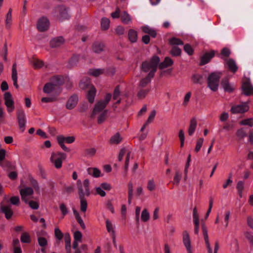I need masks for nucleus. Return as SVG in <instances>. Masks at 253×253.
Masks as SVG:
<instances>
[{
  "mask_svg": "<svg viewBox=\"0 0 253 253\" xmlns=\"http://www.w3.org/2000/svg\"><path fill=\"white\" fill-rule=\"evenodd\" d=\"M160 62V58L158 56H153L150 61H144L142 63L141 70L144 72H149L148 76L153 78L155 72L157 71L158 63Z\"/></svg>",
  "mask_w": 253,
  "mask_h": 253,
  "instance_id": "nucleus-1",
  "label": "nucleus"
},
{
  "mask_svg": "<svg viewBox=\"0 0 253 253\" xmlns=\"http://www.w3.org/2000/svg\"><path fill=\"white\" fill-rule=\"evenodd\" d=\"M220 77L221 73L219 72H213L209 75L208 79V86L211 90H217Z\"/></svg>",
  "mask_w": 253,
  "mask_h": 253,
  "instance_id": "nucleus-2",
  "label": "nucleus"
},
{
  "mask_svg": "<svg viewBox=\"0 0 253 253\" xmlns=\"http://www.w3.org/2000/svg\"><path fill=\"white\" fill-rule=\"evenodd\" d=\"M66 157L67 155L65 153L60 152H53L51 153L50 161L55 168L59 169L62 167L63 161Z\"/></svg>",
  "mask_w": 253,
  "mask_h": 253,
  "instance_id": "nucleus-3",
  "label": "nucleus"
},
{
  "mask_svg": "<svg viewBox=\"0 0 253 253\" xmlns=\"http://www.w3.org/2000/svg\"><path fill=\"white\" fill-rule=\"evenodd\" d=\"M111 97L112 95L110 93H107L105 95L104 99L98 101L94 106L92 116H94L100 112L103 111L104 109L110 101Z\"/></svg>",
  "mask_w": 253,
  "mask_h": 253,
  "instance_id": "nucleus-4",
  "label": "nucleus"
},
{
  "mask_svg": "<svg viewBox=\"0 0 253 253\" xmlns=\"http://www.w3.org/2000/svg\"><path fill=\"white\" fill-rule=\"evenodd\" d=\"M77 185L79 190V195L80 198H84L90 195L89 188V181L88 179H85L82 184L81 180L77 181Z\"/></svg>",
  "mask_w": 253,
  "mask_h": 253,
  "instance_id": "nucleus-5",
  "label": "nucleus"
},
{
  "mask_svg": "<svg viewBox=\"0 0 253 253\" xmlns=\"http://www.w3.org/2000/svg\"><path fill=\"white\" fill-rule=\"evenodd\" d=\"M202 230L203 232V236L205 242L206 246L208 250V253H212V250L211 247V245L210 243V241L209 240L208 230L205 224H202ZM219 249V245L218 242H216L214 244V253H217L218 250Z\"/></svg>",
  "mask_w": 253,
  "mask_h": 253,
  "instance_id": "nucleus-6",
  "label": "nucleus"
},
{
  "mask_svg": "<svg viewBox=\"0 0 253 253\" xmlns=\"http://www.w3.org/2000/svg\"><path fill=\"white\" fill-rule=\"evenodd\" d=\"M57 140L58 143L64 151L69 152L70 150L65 145L64 143L71 144L73 143L75 140V137L73 136L65 137L62 135H60L57 136Z\"/></svg>",
  "mask_w": 253,
  "mask_h": 253,
  "instance_id": "nucleus-7",
  "label": "nucleus"
},
{
  "mask_svg": "<svg viewBox=\"0 0 253 253\" xmlns=\"http://www.w3.org/2000/svg\"><path fill=\"white\" fill-rule=\"evenodd\" d=\"M16 115L19 129L22 132H23L25 130L27 122L25 111L22 109H19L17 111Z\"/></svg>",
  "mask_w": 253,
  "mask_h": 253,
  "instance_id": "nucleus-8",
  "label": "nucleus"
},
{
  "mask_svg": "<svg viewBox=\"0 0 253 253\" xmlns=\"http://www.w3.org/2000/svg\"><path fill=\"white\" fill-rule=\"evenodd\" d=\"M4 104L6 107L7 111L9 113L12 112L14 109V102L12 95L9 92H6L4 94Z\"/></svg>",
  "mask_w": 253,
  "mask_h": 253,
  "instance_id": "nucleus-9",
  "label": "nucleus"
},
{
  "mask_svg": "<svg viewBox=\"0 0 253 253\" xmlns=\"http://www.w3.org/2000/svg\"><path fill=\"white\" fill-rule=\"evenodd\" d=\"M33 193L34 190L31 187H25L20 190L21 199L25 203H28V201L32 198Z\"/></svg>",
  "mask_w": 253,
  "mask_h": 253,
  "instance_id": "nucleus-10",
  "label": "nucleus"
},
{
  "mask_svg": "<svg viewBox=\"0 0 253 253\" xmlns=\"http://www.w3.org/2000/svg\"><path fill=\"white\" fill-rule=\"evenodd\" d=\"M126 154V157L125 161V169L126 170H127L129 165V161L130 158H132V156L130 151L128 150L125 148H123L120 150L119 156L118 160L119 161H122L124 155Z\"/></svg>",
  "mask_w": 253,
  "mask_h": 253,
  "instance_id": "nucleus-11",
  "label": "nucleus"
},
{
  "mask_svg": "<svg viewBox=\"0 0 253 253\" xmlns=\"http://www.w3.org/2000/svg\"><path fill=\"white\" fill-rule=\"evenodd\" d=\"M249 109L247 102H244L241 104L235 105L231 107V112L232 114L244 113Z\"/></svg>",
  "mask_w": 253,
  "mask_h": 253,
  "instance_id": "nucleus-12",
  "label": "nucleus"
},
{
  "mask_svg": "<svg viewBox=\"0 0 253 253\" xmlns=\"http://www.w3.org/2000/svg\"><path fill=\"white\" fill-rule=\"evenodd\" d=\"M183 243L188 253H193V251L191 247V242L190 236L187 231H184L182 234Z\"/></svg>",
  "mask_w": 253,
  "mask_h": 253,
  "instance_id": "nucleus-13",
  "label": "nucleus"
},
{
  "mask_svg": "<svg viewBox=\"0 0 253 253\" xmlns=\"http://www.w3.org/2000/svg\"><path fill=\"white\" fill-rule=\"evenodd\" d=\"M49 26V21L47 18L43 17L39 20L37 24V28L39 31L41 32L46 31Z\"/></svg>",
  "mask_w": 253,
  "mask_h": 253,
  "instance_id": "nucleus-14",
  "label": "nucleus"
},
{
  "mask_svg": "<svg viewBox=\"0 0 253 253\" xmlns=\"http://www.w3.org/2000/svg\"><path fill=\"white\" fill-rule=\"evenodd\" d=\"M57 12L59 13L58 17L61 20L67 19L70 17L67 8L63 6H59L55 8Z\"/></svg>",
  "mask_w": 253,
  "mask_h": 253,
  "instance_id": "nucleus-15",
  "label": "nucleus"
},
{
  "mask_svg": "<svg viewBox=\"0 0 253 253\" xmlns=\"http://www.w3.org/2000/svg\"><path fill=\"white\" fill-rule=\"evenodd\" d=\"M0 211L5 214V217L7 219H10L13 215L11 206L4 205L3 202L0 204Z\"/></svg>",
  "mask_w": 253,
  "mask_h": 253,
  "instance_id": "nucleus-16",
  "label": "nucleus"
},
{
  "mask_svg": "<svg viewBox=\"0 0 253 253\" xmlns=\"http://www.w3.org/2000/svg\"><path fill=\"white\" fill-rule=\"evenodd\" d=\"M106 226L107 231L110 233L112 236L113 242L114 245L116 244V233L114 230V226L109 220H106Z\"/></svg>",
  "mask_w": 253,
  "mask_h": 253,
  "instance_id": "nucleus-17",
  "label": "nucleus"
},
{
  "mask_svg": "<svg viewBox=\"0 0 253 253\" xmlns=\"http://www.w3.org/2000/svg\"><path fill=\"white\" fill-rule=\"evenodd\" d=\"M78 97L76 95L71 96L66 103V108L69 110L73 109L78 102Z\"/></svg>",
  "mask_w": 253,
  "mask_h": 253,
  "instance_id": "nucleus-18",
  "label": "nucleus"
},
{
  "mask_svg": "<svg viewBox=\"0 0 253 253\" xmlns=\"http://www.w3.org/2000/svg\"><path fill=\"white\" fill-rule=\"evenodd\" d=\"M221 85L224 91L228 92H232L234 88L233 85L229 83L227 78L222 79Z\"/></svg>",
  "mask_w": 253,
  "mask_h": 253,
  "instance_id": "nucleus-19",
  "label": "nucleus"
},
{
  "mask_svg": "<svg viewBox=\"0 0 253 253\" xmlns=\"http://www.w3.org/2000/svg\"><path fill=\"white\" fill-rule=\"evenodd\" d=\"M244 93L246 95H250L253 94V86L248 81L244 82L242 85Z\"/></svg>",
  "mask_w": 253,
  "mask_h": 253,
  "instance_id": "nucleus-20",
  "label": "nucleus"
},
{
  "mask_svg": "<svg viewBox=\"0 0 253 253\" xmlns=\"http://www.w3.org/2000/svg\"><path fill=\"white\" fill-rule=\"evenodd\" d=\"M226 65L227 66L229 70L233 73L236 72L238 69L235 61L233 59H226Z\"/></svg>",
  "mask_w": 253,
  "mask_h": 253,
  "instance_id": "nucleus-21",
  "label": "nucleus"
},
{
  "mask_svg": "<svg viewBox=\"0 0 253 253\" xmlns=\"http://www.w3.org/2000/svg\"><path fill=\"white\" fill-rule=\"evenodd\" d=\"M57 87V83H48L44 85L43 88V91L44 92L49 94L51 93Z\"/></svg>",
  "mask_w": 253,
  "mask_h": 253,
  "instance_id": "nucleus-22",
  "label": "nucleus"
},
{
  "mask_svg": "<svg viewBox=\"0 0 253 253\" xmlns=\"http://www.w3.org/2000/svg\"><path fill=\"white\" fill-rule=\"evenodd\" d=\"M74 242L73 245V248L76 249L78 247L79 243L82 241L83 235L82 233L79 231H76L74 233Z\"/></svg>",
  "mask_w": 253,
  "mask_h": 253,
  "instance_id": "nucleus-23",
  "label": "nucleus"
},
{
  "mask_svg": "<svg viewBox=\"0 0 253 253\" xmlns=\"http://www.w3.org/2000/svg\"><path fill=\"white\" fill-rule=\"evenodd\" d=\"M214 51H211L210 52L206 53L201 57V65H205L208 63L211 59L214 56Z\"/></svg>",
  "mask_w": 253,
  "mask_h": 253,
  "instance_id": "nucleus-24",
  "label": "nucleus"
},
{
  "mask_svg": "<svg viewBox=\"0 0 253 253\" xmlns=\"http://www.w3.org/2000/svg\"><path fill=\"white\" fill-rule=\"evenodd\" d=\"M17 65L15 63L13 64L12 68V80L13 82V85L16 88H18L19 87L18 84H17Z\"/></svg>",
  "mask_w": 253,
  "mask_h": 253,
  "instance_id": "nucleus-25",
  "label": "nucleus"
},
{
  "mask_svg": "<svg viewBox=\"0 0 253 253\" xmlns=\"http://www.w3.org/2000/svg\"><path fill=\"white\" fill-rule=\"evenodd\" d=\"M12 9L9 8L7 13L6 15L5 24V27L6 29H9L12 24Z\"/></svg>",
  "mask_w": 253,
  "mask_h": 253,
  "instance_id": "nucleus-26",
  "label": "nucleus"
},
{
  "mask_svg": "<svg viewBox=\"0 0 253 253\" xmlns=\"http://www.w3.org/2000/svg\"><path fill=\"white\" fill-rule=\"evenodd\" d=\"M64 42L63 38L62 37H59L53 39L50 42V44L52 47H56L61 45Z\"/></svg>",
  "mask_w": 253,
  "mask_h": 253,
  "instance_id": "nucleus-27",
  "label": "nucleus"
},
{
  "mask_svg": "<svg viewBox=\"0 0 253 253\" xmlns=\"http://www.w3.org/2000/svg\"><path fill=\"white\" fill-rule=\"evenodd\" d=\"M95 94V88L93 86H91L87 94V98L89 102L92 103L94 102Z\"/></svg>",
  "mask_w": 253,
  "mask_h": 253,
  "instance_id": "nucleus-28",
  "label": "nucleus"
},
{
  "mask_svg": "<svg viewBox=\"0 0 253 253\" xmlns=\"http://www.w3.org/2000/svg\"><path fill=\"white\" fill-rule=\"evenodd\" d=\"M104 49V44L101 42H96L93 43L92 50L93 52L96 53H99L103 51Z\"/></svg>",
  "mask_w": 253,
  "mask_h": 253,
  "instance_id": "nucleus-29",
  "label": "nucleus"
},
{
  "mask_svg": "<svg viewBox=\"0 0 253 253\" xmlns=\"http://www.w3.org/2000/svg\"><path fill=\"white\" fill-rule=\"evenodd\" d=\"M122 22L125 24H128L131 22V16L126 11H124L121 15Z\"/></svg>",
  "mask_w": 253,
  "mask_h": 253,
  "instance_id": "nucleus-30",
  "label": "nucleus"
},
{
  "mask_svg": "<svg viewBox=\"0 0 253 253\" xmlns=\"http://www.w3.org/2000/svg\"><path fill=\"white\" fill-rule=\"evenodd\" d=\"M173 63V62L172 59L169 57H167L165 58L164 61L159 64V68L163 69L172 65Z\"/></svg>",
  "mask_w": 253,
  "mask_h": 253,
  "instance_id": "nucleus-31",
  "label": "nucleus"
},
{
  "mask_svg": "<svg viewBox=\"0 0 253 253\" xmlns=\"http://www.w3.org/2000/svg\"><path fill=\"white\" fill-rule=\"evenodd\" d=\"M128 37L131 42H135L137 40V32L133 29H130L128 31Z\"/></svg>",
  "mask_w": 253,
  "mask_h": 253,
  "instance_id": "nucleus-32",
  "label": "nucleus"
},
{
  "mask_svg": "<svg viewBox=\"0 0 253 253\" xmlns=\"http://www.w3.org/2000/svg\"><path fill=\"white\" fill-rule=\"evenodd\" d=\"M87 171L88 174L94 177H98L101 175L100 170L95 168H89Z\"/></svg>",
  "mask_w": 253,
  "mask_h": 253,
  "instance_id": "nucleus-33",
  "label": "nucleus"
},
{
  "mask_svg": "<svg viewBox=\"0 0 253 253\" xmlns=\"http://www.w3.org/2000/svg\"><path fill=\"white\" fill-rule=\"evenodd\" d=\"M197 126V121L195 119H192L190 121V126L188 129V134L192 135L195 132Z\"/></svg>",
  "mask_w": 253,
  "mask_h": 253,
  "instance_id": "nucleus-34",
  "label": "nucleus"
},
{
  "mask_svg": "<svg viewBox=\"0 0 253 253\" xmlns=\"http://www.w3.org/2000/svg\"><path fill=\"white\" fill-rule=\"evenodd\" d=\"M122 140V138L121 137L119 133L117 132L110 138V143L113 144H119Z\"/></svg>",
  "mask_w": 253,
  "mask_h": 253,
  "instance_id": "nucleus-35",
  "label": "nucleus"
},
{
  "mask_svg": "<svg viewBox=\"0 0 253 253\" xmlns=\"http://www.w3.org/2000/svg\"><path fill=\"white\" fill-rule=\"evenodd\" d=\"M152 78H153L147 76L146 77L142 79L139 82V86L141 87H144L151 82V80Z\"/></svg>",
  "mask_w": 253,
  "mask_h": 253,
  "instance_id": "nucleus-36",
  "label": "nucleus"
},
{
  "mask_svg": "<svg viewBox=\"0 0 253 253\" xmlns=\"http://www.w3.org/2000/svg\"><path fill=\"white\" fill-rule=\"evenodd\" d=\"M133 198V184L129 182L128 184V203L130 204Z\"/></svg>",
  "mask_w": 253,
  "mask_h": 253,
  "instance_id": "nucleus-37",
  "label": "nucleus"
},
{
  "mask_svg": "<svg viewBox=\"0 0 253 253\" xmlns=\"http://www.w3.org/2000/svg\"><path fill=\"white\" fill-rule=\"evenodd\" d=\"M110 23V21L108 18H102L101 21V28L104 30H107L109 27Z\"/></svg>",
  "mask_w": 253,
  "mask_h": 253,
  "instance_id": "nucleus-38",
  "label": "nucleus"
},
{
  "mask_svg": "<svg viewBox=\"0 0 253 253\" xmlns=\"http://www.w3.org/2000/svg\"><path fill=\"white\" fill-rule=\"evenodd\" d=\"M90 84V80L87 78H85V79H83L81 81L79 85L81 89H84L86 88L89 87Z\"/></svg>",
  "mask_w": 253,
  "mask_h": 253,
  "instance_id": "nucleus-39",
  "label": "nucleus"
},
{
  "mask_svg": "<svg viewBox=\"0 0 253 253\" xmlns=\"http://www.w3.org/2000/svg\"><path fill=\"white\" fill-rule=\"evenodd\" d=\"M104 70L102 69H90L88 74L94 77H97L103 73Z\"/></svg>",
  "mask_w": 253,
  "mask_h": 253,
  "instance_id": "nucleus-40",
  "label": "nucleus"
},
{
  "mask_svg": "<svg viewBox=\"0 0 253 253\" xmlns=\"http://www.w3.org/2000/svg\"><path fill=\"white\" fill-rule=\"evenodd\" d=\"M150 218V214L148 211L147 210L145 209H144L141 215V220L144 222H146L149 220Z\"/></svg>",
  "mask_w": 253,
  "mask_h": 253,
  "instance_id": "nucleus-41",
  "label": "nucleus"
},
{
  "mask_svg": "<svg viewBox=\"0 0 253 253\" xmlns=\"http://www.w3.org/2000/svg\"><path fill=\"white\" fill-rule=\"evenodd\" d=\"M81 211L82 212H85L87 207V203L84 198H80Z\"/></svg>",
  "mask_w": 253,
  "mask_h": 253,
  "instance_id": "nucleus-42",
  "label": "nucleus"
},
{
  "mask_svg": "<svg viewBox=\"0 0 253 253\" xmlns=\"http://www.w3.org/2000/svg\"><path fill=\"white\" fill-rule=\"evenodd\" d=\"M240 125L242 126H248L250 127L253 126V119L249 118L243 120L240 122Z\"/></svg>",
  "mask_w": 253,
  "mask_h": 253,
  "instance_id": "nucleus-43",
  "label": "nucleus"
},
{
  "mask_svg": "<svg viewBox=\"0 0 253 253\" xmlns=\"http://www.w3.org/2000/svg\"><path fill=\"white\" fill-rule=\"evenodd\" d=\"M150 89H141L137 93V96L140 99L144 98L148 92L150 91Z\"/></svg>",
  "mask_w": 253,
  "mask_h": 253,
  "instance_id": "nucleus-44",
  "label": "nucleus"
},
{
  "mask_svg": "<svg viewBox=\"0 0 253 253\" xmlns=\"http://www.w3.org/2000/svg\"><path fill=\"white\" fill-rule=\"evenodd\" d=\"M169 43L171 45L175 46L178 45H183V42L179 39L176 38H172L169 40Z\"/></svg>",
  "mask_w": 253,
  "mask_h": 253,
  "instance_id": "nucleus-45",
  "label": "nucleus"
},
{
  "mask_svg": "<svg viewBox=\"0 0 253 253\" xmlns=\"http://www.w3.org/2000/svg\"><path fill=\"white\" fill-rule=\"evenodd\" d=\"M21 241L24 243H29L31 242V238L28 233L25 232L21 235Z\"/></svg>",
  "mask_w": 253,
  "mask_h": 253,
  "instance_id": "nucleus-46",
  "label": "nucleus"
},
{
  "mask_svg": "<svg viewBox=\"0 0 253 253\" xmlns=\"http://www.w3.org/2000/svg\"><path fill=\"white\" fill-rule=\"evenodd\" d=\"M181 50L179 47L173 46L170 51V53L172 56H177L181 54Z\"/></svg>",
  "mask_w": 253,
  "mask_h": 253,
  "instance_id": "nucleus-47",
  "label": "nucleus"
},
{
  "mask_svg": "<svg viewBox=\"0 0 253 253\" xmlns=\"http://www.w3.org/2000/svg\"><path fill=\"white\" fill-rule=\"evenodd\" d=\"M107 114V110H104L100 116L98 117L97 122L98 124H102L106 119Z\"/></svg>",
  "mask_w": 253,
  "mask_h": 253,
  "instance_id": "nucleus-48",
  "label": "nucleus"
},
{
  "mask_svg": "<svg viewBox=\"0 0 253 253\" xmlns=\"http://www.w3.org/2000/svg\"><path fill=\"white\" fill-rule=\"evenodd\" d=\"M33 65L35 69H39L43 67V62L39 59H34L32 62Z\"/></svg>",
  "mask_w": 253,
  "mask_h": 253,
  "instance_id": "nucleus-49",
  "label": "nucleus"
},
{
  "mask_svg": "<svg viewBox=\"0 0 253 253\" xmlns=\"http://www.w3.org/2000/svg\"><path fill=\"white\" fill-rule=\"evenodd\" d=\"M202 79V76L199 74L194 75L192 78V81L195 84H201Z\"/></svg>",
  "mask_w": 253,
  "mask_h": 253,
  "instance_id": "nucleus-50",
  "label": "nucleus"
},
{
  "mask_svg": "<svg viewBox=\"0 0 253 253\" xmlns=\"http://www.w3.org/2000/svg\"><path fill=\"white\" fill-rule=\"evenodd\" d=\"M147 188L150 191H152L155 189L156 184L153 179L149 180L148 181Z\"/></svg>",
  "mask_w": 253,
  "mask_h": 253,
  "instance_id": "nucleus-51",
  "label": "nucleus"
},
{
  "mask_svg": "<svg viewBox=\"0 0 253 253\" xmlns=\"http://www.w3.org/2000/svg\"><path fill=\"white\" fill-rule=\"evenodd\" d=\"M184 50L188 55H191L194 52V49L189 44H186L184 46Z\"/></svg>",
  "mask_w": 253,
  "mask_h": 253,
  "instance_id": "nucleus-52",
  "label": "nucleus"
},
{
  "mask_svg": "<svg viewBox=\"0 0 253 253\" xmlns=\"http://www.w3.org/2000/svg\"><path fill=\"white\" fill-rule=\"evenodd\" d=\"M237 136L240 139H243L247 136V133L244 128H241L237 130Z\"/></svg>",
  "mask_w": 253,
  "mask_h": 253,
  "instance_id": "nucleus-53",
  "label": "nucleus"
},
{
  "mask_svg": "<svg viewBox=\"0 0 253 253\" xmlns=\"http://www.w3.org/2000/svg\"><path fill=\"white\" fill-rule=\"evenodd\" d=\"M29 207L33 210H37L39 208V205L38 202L34 201H28L27 203Z\"/></svg>",
  "mask_w": 253,
  "mask_h": 253,
  "instance_id": "nucleus-54",
  "label": "nucleus"
},
{
  "mask_svg": "<svg viewBox=\"0 0 253 253\" xmlns=\"http://www.w3.org/2000/svg\"><path fill=\"white\" fill-rule=\"evenodd\" d=\"M55 236L58 240H61L63 236V233L58 228H55L54 230Z\"/></svg>",
  "mask_w": 253,
  "mask_h": 253,
  "instance_id": "nucleus-55",
  "label": "nucleus"
},
{
  "mask_svg": "<svg viewBox=\"0 0 253 253\" xmlns=\"http://www.w3.org/2000/svg\"><path fill=\"white\" fill-rule=\"evenodd\" d=\"M181 178V174L177 171L175 172V176L173 179V183L174 184L178 185Z\"/></svg>",
  "mask_w": 253,
  "mask_h": 253,
  "instance_id": "nucleus-56",
  "label": "nucleus"
},
{
  "mask_svg": "<svg viewBox=\"0 0 253 253\" xmlns=\"http://www.w3.org/2000/svg\"><path fill=\"white\" fill-rule=\"evenodd\" d=\"M191 93L190 92H188L185 94V95L184 97V100H183V102L182 103V105H183L184 106H186L187 105V104L190 100V99L191 98Z\"/></svg>",
  "mask_w": 253,
  "mask_h": 253,
  "instance_id": "nucleus-57",
  "label": "nucleus"
},
{
  "mask_svg": "<svg viewBox=\"0 0 253 253\" xmlns=\"http://www.w3.org/2000/svg\"><path fill=\"white\" fill-rule=\"evenodd\" d=\"M203 142L204 139L203 138H201L197 140L195 149L196 152H198L200 150L203 145Z\"/></svg>",
  "mask_w": 253,
  "mask_h": 253,
  "instance_id": "nucleus-58",
  "label": "nucleus"
},
{
  "mask_svg": "<svg viewBox=\"0 0 253 253\" xmlns=\"http://www.w3.org/2000/svg\"><path fill=\"white\" fill-rule=\"evenodd\" d=\"M6 151L4 149L0 150V166L4 167L2 161L4 160L5 157Z\"/></svg>",
  "mask_w": 253,
  "mask_h": 253,
  "instance_id": "nucleus-59",
  "label": "nucleus"
},
{
  "mask_svg": "<svg viewBox=\"0 0 253 253\" xmlns=\"http://www.w3.org/2000/svg\"><path fill=\"white\" fill-rule=\"evenodd\" d=\"M38 241L39 245L42 247H45L47 245V241L45 238L39 237L38 239Z\"/></svg>",
  "mask_w": 253,
  "mask_h": 253,
  "instance_id": "nucleus-60",
  "label": "nucleus"
},
{
  "mask_svg": "<svg viewBox=\"0 0 253 253\" xmlns=\"http://www.w3.org/2000/svg\"><path fill=\"white\" fill-rule=\"evenodd\" d=\"M9 202L12 205H18L20 202V199L18 196H13L10 198Z\"/></svg>",
  "mask_w": 253,
  "mask_h": 253,
  "instance_id": "nucleus-61",
  "label": "nucleus"
},
{
  "mask_svg": "<svg viewBox=\"0 0 253 253\" xmlns=\"http://www.w3.org/2000/svg\"><path fill=\"white\" fill-rule=\"evenodd\" d=\"M120 95V90L119 86H117L114 91L113 94V98L114 100H117Z\"/></svg>",
  "mask_w": 253,
  "mask_h": 253,
  "instance_id": "nucleus-62",
  "label": "nucleus"
},
{
  "mask_svg": "<svg viewBox=\"0 0 253 253\" xmlns=\"http://www.w3.org/2000/svg\"><path fill=\"white\" fill-rule=\"evenodd\" d=\"M96 153V149L94 148L87 149L85 150V154L87 156H93Z\"/></svg>",
  "mask_w": 253,
  "mask_h": 253,
  "instance_id": "nucleus-63",
  "label": "nucleus"
},
{
  "mask_svg": "<svg viewBox=\"0 0 253 253\" xmlns=\"http://www.w3.org/2000/svg\"><path fill=\"white\" fill-rule=\"evenodd\" d=\"M245 236L250 242L251 246L253 247V235L252 234V233L249 232H247L245 233Z\"/></svg>",
  "mask_w": 253,
  "mask_h": 253,
  "instance_id": "nucleus-64",
  "label": "nucleus"
}]
</instances>
